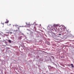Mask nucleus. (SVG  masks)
Returning a JSON list of instances; mask_svg holds the SVG:
<instances>
[{
	"label": "nucleus",
	"mask_w": 74,
	"mask_h": 74,
	"mask_svg": "<svg viewBox=\"0 0 74 74\" xmlns=\"http://www.w3.org/2000/svg\"><path fill=\"white\" fill-rule=\"evenodd\" d=\"M61 32H64L65 31V27H62L61 28Z\"/></svg>",
	"instance_id": "obj_1"
},
{
	"label": "nucleus",
	"mask_w": 74,
	"mask_h": 74,
	"mask_svg": "<svg viewBox=\"0 0 74 74\" xmlns=\"http://www.w3.org/2000/svg\"><path fill=\"white\" fill-rule=\"evenodd\" d=\"M69 66H71L72 67H74V65H73V64H71L70 65H69Z\"/></svg>",
	"instance_id": "obj_2"
},
{
	"label": "nucleus",
	"mask_w": 74,
	"mask_h": 74,
	"mask_svg": "<svg viewBox=\"0 0 74 74\" xmlns=\"http://www.w3.org/2000/svg\"><path fill=\"white\" fill-rule=\"evenodd\" d=\"M8 22H9V21H8L5 22V23H8Z\"/></svg>",
	"instance_id": "obj_3"
},
{
	"label": "nucleus",
	"mask_w": 74,
	"mask_h": 74,
	"mask_svg": "<svg viewBox=\"0 0 74 74\" xmlns=\"http://www.w3.org/2000/svg\"><path fill=\"white\" fill-rule=\"evenodd\" d=\"M8 42H10V43H11V40H8Z\"/></svg>",
	"instance_id": "obj_4"
},
{
	"label": "nucleus",
	"mask_w": 74,
	"mask_h": 74,
	"mask_svg": "<svg viewBox=\"0 0 74 74\" xmlns=\"http://www.w3.org/2000/svg\"><path fill=\"white\" fill-rule=\"evenodd\" d=\"M54 27H56V26H57V25H54Z\"/></svg>",
	"instance_id": "obj_5"
},
{
	"label": "nucleus",
	"mask_w": 74,
	"mask_h": 74,
	"mask_svg": "<svg viewBox=\"0 0 74 74\" xmlns=\"http://www.w3.org/2000/svg\"><path fill=\"white\" fill-rule=\"evenodd\" d=\"M20 39H22V36H20Z\"/></svg>",
	"instance_id": "obj_6"
},
{
	"label": "nucleus",
	"mask_w": 74,
	"mask_h": 74,
	"mask_svg": "<svg viewBox=\"0 0 74 74\" xmlns=\"http://www.w3.org/2000/svg\"><path fill=\"white\" fill-rule=\"evenodd\" d=\"M7 22H8V21H9L8 20V19H6Z\"/></svg>",
	"instance_id": "obj_7"
},
{
	"label": "nucleus",
	"mask_w": 74,
	"mask_h": 74,
	"mask_svg": "<svg viewBox=\"0 0 74 74\" xmlns=\"http://www.w3.org/2000/svg\"><path fill=\"white\" fill-rule=\"evenodd\" d=\"M8 49H10V47H7Z\"/></svg>",
	"instance_id": "obj_8"
},
{
	"label": "nucleus",
	"mask_w": 74,
	"mask_h": 74,
	"mask_svg": "<svg viewBox=\"0 0 74 74\" xmlns=\"http://www.w3.org/2000/svg\"><path fill=\"white\" fill-rule=\"evenodd\" d=\"M59 35H60V36H61V34H59Z\"/></svg>",
	"instance_id": "obj_9"
},
{
	"label": "nucleus",
	"mask_w": 74,
	"mask_h": 74,
	"mask_svg": "<svg viewBox=\"0 0 74 74\" xmlns=\"http://www.w3.org/2000/svg\"><path fill=\"white\" fill-rule=\"evenodd\" d=\"M10 33L11 34H12V32H10Z\"/></svg>",
	"instance_id": "obj_10"
},
{
	"label": "nucleus",
	"mask_w": 74,
	"mask_h": 74,
	"mask_svg": "<svg viewBox=\"0 0 74 74\" xmlns=\"http://www.w3.org/2000/svg\"><path fill=\"white\" fill-rule=\"evenodd\" d=\"M11 24H9V25H10V26H11Z\"/></svg>",
	"instance_id": "obj_11"
},
{
	"label": "nucleus",
	"mask_w": 74,
	"mask_h": 74,
	"mask_svg": "<svg viewBox=\"0 0 74 74\" xmlns=\"http://www.w3.org/2000/svg\"><path fill=\"white\" fill-rule=\"evenodd\" d=\"M3 25H4V23H3Z\"/></svg>",
	"instance_id": "obj_12"
}]
</instances>
